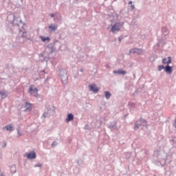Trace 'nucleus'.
Segmentation results:
<instances>
[{
    "mask_svg": "<svg viewBox=\"0 0 176 176\" xmlns=\"http://www.w3.org/2000/svg\"><path fill=\"white\" fill-rule=\"evenodd\" d=\"M123 23H116L111 27V32H116V31H120Z\"/></svg>",
    "mask_w": 176,
    "mask_h": 176,
    "instance_id": "obj_1",
    "label": "nucleus"
},
{
    "mask_svg": "<svg viewBox=\"0 0 176 176\" xmlns=\"http://www.w3.org/2000/svg\"><path fill=\"white\" fill-rule=\"evenodd\" d=\"M29 91L32 96H34V97H38V89L33 87H30Z\"/></svg>",
    "mask_w": 176,
    "mask_h": 176,
    "instance_id": "obj_2",
    "label": "nucleus"
},
{
    "mask_svg": "<svg viewBox=\"0 0 176 176\" xmlns=\"http://www.w3.org/2000/svg\"><path fill=\"white\" fill-rule=\"evenodd\" d=\"M25 156L28 157V159H36V154L35 152H31V153H25Z\"/></svg>",
    "mask_w": 176,
    "mask_h": 176,
    "instance_id": "obj_3",
    "label": "nucleus"
},
{
    "mask_svg": "<svg viewBox=\"0 0 176 176\" xmlns=\"http://www.w3.org/2000/svg\"><path fill=\"white\" fill-rule=\"evenodd\" d=\"M140 123L135 124V130H138V129L141 126V124H145L146 123V120L144 119H140L139 120Z\"/></svg>",
    "mask_w": 176,
    "mask_h": 176,
    "instance_id": "obj_4",
    "label": "nucleus"
},
{
    "mask_svg": "<svg viewBox=\"0 0 176 176\" xmlns=\"http://www.w3.org/2000/svg\"><path fill=\"white\" fill-rule=\"evenodd\" d=\"M164 72H166V74H173V67L170 65H166L164 68Z\"/></svg>",
    "mask_w": 176,
    "mask_h": 176,
    "instance_id": "obj_5",
    "label": "nucleus"
},
{
    "mask_svg": "<svg viewBox=\"0 0 176 176\" xmlns=\"http://www.w3.org/2000/svg\"><path fill=\"white\" fill-rule=\"evenodd\" d=\"M171 61H172L171 57L168 56V60H167V58L162 59V64H164V65L166 64L167 65H170V64H171Z\"/></svg>",
    "mask_w": 176,
    "mask_h": 176,
    "instance_id": "obj_6",
    "label": "nucleus"
},
{
    "mask_svg": "<svg viewBox=\"0 0 176 176\" xmlns=\"http://www.w3.org/2000/svg\"><path fill=\"white\" fill-rule=\"evenodd\" d=\"M89 89H90L91 91H94V93H98L99 89L94 84L91 85H89Z\"/></svg>",
    "mask_w": 176,
    "mask_h": 176,
    "instance_id": "obj_7",
    "label": "nucleus"
},
{
    "mask_svg": "<svg viewBox=\"0 0 176 176\" xmlns=\"http://www.w3.org/2000/svg\"><path fill=\"white\" fill-rule=\"evenodd\" d=\"M74 120V115L72 113H69L67 116V118L65 119L66 123H69V122H72Z\"/></svg>",
    "mask_w": 176,
    "mask_h": 176,
    "instance_id": "obj_8",
    "label": "nucleus"
},
{
    "mask_svg": "<svg viewBox=\"0 0 176 176\" xmlns=\"http://www.w3.org/2000/svg\"><path fill=\"white\" fill-rule=\"evenodd\" d=\"M130 53H133V54L137 53V54H140V53H142V51L137 48H135V49L131 50Z\"/></svg>",
    "mask_w": 176,
    "mask_h": 176,
    "instance_id": "obj_9",
    "label": "nucleus"
},
{
    "mask_svg": "<svg viewBox=\"0 0 176 176\" xmlns=\"http://www.w3.org/2000/svg\"><path fill=\"white\" fill-rule=\"evenodd\" d=\"M25 107L26 108V111H31V109H32V104L30 102H26Z\"/></svg>",
    "mask_w": 176,
    "mask_h": 176,
    "instance_id": "obj_10",
    "label": "nucleus"
},
{
    "mask_svg": "<svg viewBox=\"0 0 176 176\" xmlns=\"http://www.w3.org/2000/svg\"><path fill=\"white\" fill-rule=\"evenodd\" d=\"M113 74H119L120 75H125L126 74V71L118 70V71H113Z\"/></svg>",
    "mask_w": 176,
    "mask_h": 176,
    "instance_id": "obj_11",
    "label": "nucleus"
},
{
    "mask_svg": "<svg viewBox=\"0 0 176 176\" xmlns=\"http://www.w3.org/2000/svg\"><path fill=\"white\" fill-rule=\"evenodd\" d=\"M4 129H6L7 131H13V126H12L11 124H8L6 126Z\"/></svg>",
    "mask_w": 176,
    "mask_h": 176,
    "instance_id": "obj_12",
    "label": "nucleus"
},
{
    "mask_svg": "<svg viewBox=\"0 0 176 176\" xmlns=\"http://www.w3.org/2000/svg\"><path fill=\"white\" fill-rule=\"evenodd\" d=\"M41 39L43 42H46V41H47L48 42H50V37L41 36Z\"/></svg>",
    "mask_w": 176,
    "mask_h": 176,
    "instance_id": "obj_13",
    "label": "nucleus"
},
{
    "mask_svg": "<svg viewBox=\"0 0 176 176\" xmlns=\"http://www.w3.org/2000/svg\"><path fill=\"white\" fill-rule=\"evenodd\" d=\"M48 28L50 30H52V31H56V30H57V26H56L55 25H51L48 27Z\"/></svg>",
    "mask_w": 176,
    "mask_h": 176,
    "instance_id": "obj_14",
    "label": "nucleus"
},
{
    "mask_svg": "<svg viewBox=\"0 0 176 176\" xmlns=\"http://www.w3.org/2000/svg\"><path fill=\"white\" fill-rule=\"evenodd\" d=\"M0 96L1 98H6V93L3 91H0Z\"/></svg>",
    "mask_w": 176,
    "mask_h": 176,
    "instance_id": "obj_15",
    "label": "nucleus"
},
{
    "mask_svg": "<svg viewBox=\"0 0 176 176\" xmlns=\"http://www.w3.org/2000/svg\"><path fill=\"white\" fill-rule=\"evenodd\" d=\"M111 92L109 91H106L105 92V97L107 100H109V97H111Z\"/></svg>",
    "mask_w": 176,
    "mask_h": 176,
    "instance_id": "obj_16",
    "label": "nucleus"
},
{
    "mask_svg": "<svg viewBox=\"0 0 176 176\" xmlns=\"http://www.w3.org/2000/svg\"><path fill=\"white\" fill-rule=\"evenodd\" d=\"M164 66L163 65H160L158 66V71H162V69H164Z\"/></svg>",
    "mask_w": 176,
    "mask_h": 176,
    "instance_id": "obj_17",
    "label": "nucleus"
},
{
    "mask_svg": "<svg viewBox=\"0 0 176 176\" xmlns=\"http://www.w3.org/2000/svg\"><path fill=\"white\" fill-rule=\"evenodd\" d=\"M132 3H133V1H129V5H131V9L133 10V9H134V5H132Z\"/></svg>",
    "mask_w": 176,
    "mask_h": 176,
    "instance_id": "obj_18",
    "label": "nucleus"
},
{
    "mask_svg": "<svg viewBox=\"0 0 176 176\" xmlns=\"http://www.w3.org/2000/svg\"><path fill=\"white\" fill-rule=\"evenodd\" d=\"M34 167H42V164H36V165L34 166Z\"/></svg>",
    "mask_w": 176,
    "mask_h": 176,
    "instance_id": "obj_19",
    "label": "nucleus"
},
{
    "mask_svg": "<svg viewBox=\"0 0 176 176\" xmlns=\"http://www.w3.org/2000/svg\"><path fill=\"white\" fill-rule=\"evenodd\" d=\"M50 17H54V14H51Z\"/></svg>",
    "mask_w": 176,
    "mask_h": 176,
    "instance_id": "obj_20",
    "label": "nucleus"
},
{
    "mask_svg": "<svg viewBox=\"0 0 176 176\" xmlns=\"http://www.w3.org/2000/svg\"><path fill=\"white\" fill-rule=\"evenodd\" d=\"M118 41H119L120 42H122V38L119 37V38H118Z\"/></svg>",
    "mask_w": 176,
    "mask_h": 176,
    "instance_id": "obj_21",
    "label": "nucleus"
},
{
    "mask_svg": "<svg viewBox=\"0 0 176 176\" xmlns=\"http://www.w3.org/2000/svg\"><path fill=\"white\" fill-rule=\"evenodd\" d=\"M18 134L19 135H21V134L20 133V132H19V131H18Z\"/></svg>",
    "mask_w": 176,
    "mask_h": 176,
    "instance_id": "obj_22",
    "label": "nucleus"
},
{
    "mask_svg": "<svg viewBox=\"0 0 176 176\" xmlns=\"http://www.w3.org/2000/svg\"><path fill=\"white\" fill-rule=\"evenodd\" d=\"M43 116H44L45 118H46V116H45V113L43 114Z\"/></svg>",
    "mask_w": 176,
    "mask_h": 176,
    "instance_id": "obj_23",
    "label": "nucleus"
},
{
    "mask_svg": "<svg viewBox=\"0 0 176 176\" xmlns=\"http://www.w3.org/2000/svg\"><path fill=\"white\" fill-rule=\"evenodd\" d=\"M53 145H54V143H52V146H53Z\"/></svg>",
    "mask_w": 176,
    "mask_h": 176,
    "instance_id": "obj_24",
    "label": "nucleus"
},
{
    "mask_svg": "<svg viewBox=\"0 0 176 176\" xmlns=\"http://www.w3.org/2000/svg\"><path fill=\"white\" fill-rule=\"evenodd\" d=\"M1 176H3V175H1Z\"/></svg>",
    "mask_w": 176,
    "mask_h": 176,
    "instance_id": "obj_25",
    "label": "nucleus"
}]
</instances>
